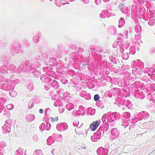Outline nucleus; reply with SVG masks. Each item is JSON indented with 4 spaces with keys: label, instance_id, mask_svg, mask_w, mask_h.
Returning a JSON list of instances; mask_svg holds the SVG:
<instances>
[{
    "label": "nucleus",
    "instance_id": "f03ea898",
    "mask_svg": "<svg viewBox=\"0 0 155 155\" xmlns=\"http://www.w3.org/2000/svg\"><path fill=\"white\" fill-rule=\"evenodd\" d=\"M100 97L97 94H95L94 97V100L95 101H97L99 100Z\"/></svg>",
    "mask_w": 155,
    "mask_h": 155
},
{
    "label": "nucleus",
    "instance_id": "f257e3e1",
    "mask_svg": "<svg viewBox=\"0 0 155 155\" xmlns=\"http://www.w3.org/2000/svg\"><path fill=\"white\" fill-rule=\"evenodd\" d=\"M100 122V121L98 120L93 122L90 125V127L91 130L93 131H95L98 127Z\"/></svg>",
    "mask_w": 155,
    "mask_h": 155
},
{
    "label": "nucleus",
    "instance_id": "20e7f679",
    "mask_svg": "<svg viewBox=\"0 0 155 155\" xmlns=\"http://www.w3.org/2000/svg\"><path fill=\"white\" fill-rule=\"evenodd\" d=\"M52 119L53 120V121H56L58 120V118L57 117H56V118L54 119V120L53 119V118H52Z\"/></svg>",
    "mask_w": 155,
    "mask_h": 155
},
{
    "label": "nucleus",
    "instance_id": "7ed1b4c3",
    "mask_svg": "<svg viewBox=\"0 0 155 155\" xmlns=\"http://www.w3.org/2000/svg\"><path fill=\"white\" fill-rule=\"evenodd\" d=\"M39 113L41 114H42L43 113V110L42 109H41L39 110Z\"/></svg>",
    "mask_w": 155,
    "mask_h": 155
}]
</instances>
